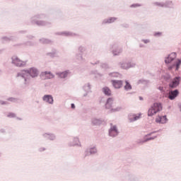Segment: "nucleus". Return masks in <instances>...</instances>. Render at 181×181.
Here are the masks:
<instances>
[{"label": "nucleus", "instance_id": "obj_8", "mask_svg": "<svg viewBox=\"0 0 181 181\" xmlns=\"http://www.w3.org/2000/svg\"><path fill=\"white\" fill-rule=\"evenodd\" d=\"M178 95H179V90H171L169 93L168 98L170 100H175V98H177Z\"/></svg>", "mask_w": 181, "mask_h": 181}, {"label": "nucleus", "instance_id": "obj_18", "mask_svg": "<svg viewBox=\"0 0 181 181\" xmlns=\"http://www.w3.org/2000/svg\"><path fill=\"white\" fill-rule=\"evenodd\" d=\"M109 23H112V22H115L116 18H111L108 20Z\"/></svg>", "mask_w": 181, "mask_h": 181}, {"label": "nucleus", "instance_id": "obj_11", "mask_svg": "<svg viewBox=\"0 0 181 181\" xmlns=\"http://www.w3.org/2000/svg\"><path fill=\"white\" fill-rule=\"evenodd\" d=\"M112 84L115 88H121L122 87V81H112Z\"/></svg>", "mask_w": 181, "mask_h": 181}, {"label": "nucleus", "instance_id": "obj_4", "mask_svg": "<svg viewBox=\"0 0 181 181\" xmlns=\"http://www.w3.org/2000/svg\"><path fill=\"white\" fill-rule=\"evenodd\" d=\"M181 78L180 76H177L173 79L171 83H170L169 86L170 88H176L177 86H179L180 83Z\"/></svg>", "mask_w": 181, "mask_h": 181}, {"label": "nucleus", "instance_id": "obj_22", "mask_svg": "<svg viewBox=\"0 0 181 181\" xmlns=\"http://www.w3.org/2000/svg\"><path fill=\"white\" fill-rule=\"evenodd\" d=\"M173 66H172V67H170V68H169V69L170 70V69H173Z\"/></svg>", "mask_w": 181, "mask_h": 181}, {"label": "nucleus", "instance_id": "obj_3", "mask_svg": "<svg viewBox=\"0 0 181 181\" xmlns=\"http://www.w3.org/2000/svg\"><path fill=\"white\" fill-rule=\"evenodd\" d=\"M26 73L30 74V76H31V77H37V76L39 75V71H37V69H36V68H31V69H30L29 71H22V74H25Z\"/></svg>", "mask_w": 181, "mask_h": 181}, {"label": "nucleus", "instance_id": "obj_10", "mask_svg": "<svg viewBox=\"0 0 181 181\" xmlns=\"http://www.w3.org/2000/svg\"><path fill=\"white\" fill-rule=\"evenodd\" d=\"M139 118H141V114L130 115L129 116V119L130 122H134V121H137V119H139Z\"/></svg>", "mask_w": 181, "mask_h": 181}, {"label": "nucleus", "instance_id": "obj_17", "mask_svg": "<svg viewBox=\"0 0 181 181\" xmlns=\"http://www.w3.org/2000/svg\"><path fill=\"white\" fill-rule=\"evenodd\" d=\"M124 88L126 90H131L132 88L131 85L128 82H126V86H124Z\"/></svg>", "mask_w": 181, "mask_h": 181}, {"label": "nucleus", "instance_id": "obj_12", "mask_svg": "<svg viewBox=\"0 0 181 181\" xmlns=\"http://www.w3.org/2000/svg\"><path fill=\"white\" fill-rule=\"evenodd\" d=\"M113 104H114V99L112 98H109L106 103L105 107L106 108H107V110H110V108H112Z\"/></svg>", "mask_w": 181, "mask_h": 181}, {"label": "nucleus", "instance_id": "obj_5", "mask_svg": "<svg viewBox=\"0 0 181 181\" xmlns=\"http://www.w3.org/2000/svg\"><path fill=\"white\" fill-rule=\"evenodd\" d=\"M41 78L42 80H47L49 78H53L54 76L51 72L45 71L41 74Z\"/></svg>", "mask_w": 181, "mask_h": 181}, {"label": "nucleus", "instance_id": "obj_16", "mask_svg": "<svg viewBox=\"0 0 181 181\" xmlns=\"http://www.w3.org/2000/svg\"><path fill=\"white\" fill-rule=\"evenodd\" d=\"M181 64V59H178L177 62L176 63V69L175 70H179V67H180Z\"/></svg>", "mask_w": 181, "mask_h": 181}, {"label": "nucleus", "instance_id": "obj_14", "mask_svg": "<svg viewBox=\"0 0 181 181\" xmlns=\"http://www.w3.org/2000/svg\"><path fill=\"white\" fill-rule=\"evenodd\" d=\"M103 91L105 95H111V90L108 87H105L103 88Z\"/></svg>", "mask_w": 181, "mask_h": 181}, {"label": "nucleus", "instance_id": "obj_9", "mask_svg": "<svg viewBox=\"0 0 181 181\" xmlns=\"http://www.w3.org/2000/svg\"><path fill=\"white\" fill-rule=\"evenodd\" d=\"M109 135L110 136H117L118 135V130L117 129V127L112 126L110 131H109Z\"/></svg>", "mask_w": 181, "mask_h": 181}, {"label": "nucleus", "instance_id": "obj_20", "mask_svg": "<svg viewBox=\"0 0 181 181\" xmlns=\"http://www.w3.org/2000/svg\"><path fill=\"white\" fill-rule=\"evenodd\" d=\"M71 108H73V109L76 108V105H74V103H72V104L71 105Z\"/></svg>", "mask_w": 181, "mask_h": 181}, {"label": "nucleus", "instance_id": "obj_2", "mask_svg": "<svg viewBox=\"0 0 181 181\" xmlns=\"http://www.w3.org/2000/svg\"><path fill=\"white\" fill-rule=\"evenodd\" d=\"M12 64L18 67H23L26 64V62L21 60L18 57L14 56L12 57Z\"/></svg>", "mask_w": 181, "mask_h": 181}, {"label": "nucleus", "instance_id": "obj_6", "mask_svg": "<svg viewBox=\"0 0 181 181\" xmlns=\"http://www.w3.org/2000/svg\"><path fill=\"white\" fill-rule=\"evenodd\" d=\"M156 122H158V124H166V122H168V119L166 118V116H158L156 118Z\"/></svg>", "mask_w": 181, "mask_h": 181}, {"label": "nucleus", "instance_id": "obj_15", "mask_svg": "<svg viewBox=\"0 0 181 181\" xmlns=\"http://www.w3.org/2000/svg\"><path fill=\"white\" fill-rule=\"evenodd\" d=\"M59 77L61 78H66V77H67V71L59 74Z\"/></svg>", "mask_w": 181, "mask_h": 181}, {"label": "nucleus", "instance_id": "obj_1", "mask_svg": "<svg viewBox=\"0 0 181 181\" xmlns=\"http://www.w3.org/2000/svg\"><path fill=\"white\" fill-rule=\"evenodd\" d=\"M159 111H162V104L154 103L148 110V117H152L153 115H155L156 112H159Z\"/></svg>", "mask_w": 181, "mask_h": 181}, {"label": "nucleus", "instance_id": "obj_24", "mask_svg": "<svg viewBox=\"0 0 181 181\" xmlns=\"http://www.w3.org/2000/svg\"><path fill=\"white\" fill-rule=\"evenodd\" d=\"M93 152H95V149H93Z\"/></svg>", "mask_w": 181, "mask_h": 181}, {"label": "nucleus", "instance_id": "obj_19", "mask_svg": "<svg viewBox=\"0 0 181 181\" xmlns=\"http://www.w3.org/2000/svg\"><path fill=\"white\" fill-rule=\"evenodd\" d=\"M151 139H153V138L146 139L143 142H147V141H151Z\"/></svg>", "mask_w": 181, "mask_h": 181}, {"label": "nucleus", "instance_id": "obj_7", "mask_svg": "<svg viewBox=\"0 0 181 181\" xmlns=\"http://www.w3.org/2000/svg\"><path fill=\"white\" fill-rule=\"evenodd\" d=\"M175 59H176V53L173 52L165 59V62L166 64H169V63L175 60Z\"/></svg>", "mask_w": 181, "mask_h": 181}, {"label": "nucleus", "instance_id": "obj_13", "mask_svg": "<svg viewBox=\"0 0 181 181\" xmlns=\"http://www.w3.org/2000/svg\"><path fill=\"white\" fill-rule=\"evenodd\" d=\"M44 101H46V103H49V104H53V98L52 95H46L43 98Z\"/></svg>", "mask_w": 181, "mask_h": 181}, {"label": "nucleus", "instance_id": "obj_23", "mask_svg": "<svg viewBox=\"0 0 181 181\" xmlns=\"http://www.w3.org/2000/svg\"><path fill=\"white\" fill-rule=\"evenodd\" d=\"M11 117H15V115H13H13H11Z\"/></svg>", "mask_w": 181, "mask_h": 181}, {"label": "nucleus", "instance_id": "obj_21", "mask_svg": "<svg viewBox=\"0 0 181 181\" xmlns=\"http://www.w3.org/2000/svg\"><path fill=\"white\" fill-rule=\"evenodd\" d=\"M132 6H141V5H139V4H134V5H132Z\"/></svg>", "mask_w": 181, "mask_h": 181}]
</instances>
